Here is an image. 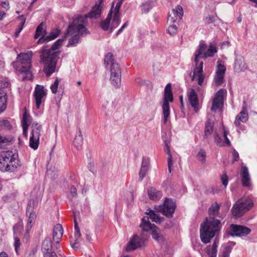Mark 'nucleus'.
Returning <instances> with one entry per match:
<instances>
[{
  "label": "nucleus",
  "instance_id": "47",
  "mask_svg": "<svg viewBox=\"0 0 257 257\" xmlns=\"http://www.w3.org/2000/svg\"><path fill=\"white\" fill-rule=\"evenodd\" d=\"M43 23H41L37 28L34 38L35 39L38 38L42 34L43 30Z\"/></svg>",
  "mask_w": 257,
  "mask_h": 257
},
{
  "label": "nucleus",
  "instance_id": "63",
  "mask_svg": "<svg viewBox=\"0 0 257 257\" xmlns=\"http://www.w3.org/2000/svg\"><path fill=\"white\" fill-rule=\"evenodd\" d=\"M28 217L34 220V219H35V218L36 217V213L33 211L30 212Z\"/></svg>",
  "mask_w": 257,
  "mask_h": 257
},
{
  "label": "nucleus",
  "instance_id": "60",
  "mask_svg": "<svg viewBox=\"0 0 257 257\" xmlns=\"http://www.w3.org/2000/svg\"><path fill=\"white\" fill-rule=\"evenodd\" d=\"M33 221H34L33 219H32L28 217V223H27V230H29L32 228V223H33Z\"/></svg>",
  "mask_w": 257,
  "mask_h": 257
},
{
  "label": "nucleus",
  "instance_id": "39",
  "mask_svg": "<svg viewBox=\"0 0 257 257\" xmlns=\"http://www.w3.org/2000/svg\"><path fill=\"white\" fill-rule=\"evenodd\" d=\"M217 64L216 74H220L224 76L226 71V67L224 65H222L219 61L217 62Z\"/></svg>",
  "mask_w": 257,
  "mask_h": 257
},
{
  "label": "nucleus",
  "instance_id": "25",
  "mask_svg": "<svg viewBox=\"0 0 257 257\" xmlns=\"http://www.w3.org/2000/svg\"><path fill=\"white\" fill-rule=\"evenodd\" d=\"M114 4L112 3L111 8L108 14L107 15L106 19L101 22L100 26L101 28L104 31H107L108 30L110 26V21L112 19V16L113 13V7Z\"/></svg>",
  "mask_w": 257,
  "mask_h": 257
},
{
  "label": "nucleus",
  "instance_id": "46",
  "mask_svg": "<svg viewBox=\"0 0 257 257\" xmlns=\"http://www.w3.org/2000/svg\"><path fill=\"white\" fill-rule=\"evenodd\" d=\"M214 142L218 146L221 147L223 146V143L222 141V139L219 135L215 132L214 135Z\"/></svg>",
  "mask_w": 257,
  "mask_h": 257
},
{
  "label": "nucleus",
  "instance_id": "21",
  "mask_svg": "<svg viewBox=\"0 0 257 257\" xmlns=\"http://www.w3.org/2000/svg\"><path fill=\"white\" fill-rule=\"evenodd\" d=\"M203 62L202 61L200 62L199 65H198V64L197 65H196V68L194 70L192 78V80H194L195 76L197 73L198 74V83L199 85H202L204 79V76L203 74Z\"/></svg>",
  "mask_w": 257,
  "mask_h": 257
},
{
  "label": "nucleus",
  "instance_id": "32",
  "mask_svg": "<svg viewBox=\"0 0 257 257\" xmlns=\"http://www.w3.org/2000/svg\"><path fill=\"white\" fill-rule=\"evenodd\" d=\"M152 230V236L153 239L161 243L164 241L163 236L159 232V230L157 228L156 226L153 229H151Z\"/></svg>",
  "mask_w": 257,
  "mask_h": 257
},
{
  "label": "nucleus",
  "instance_id": "41",
  "mask_svg": "<svg viewBox=\"0 0 257 257\" xmlns=\"http://www.w3.org/2000/svg\"><path fill=\"white\" fill-rule=\"evenodd\" d=\"M18 18L21 20H22V22L20 24L19 26V28L17 29L16 32H15V36H18L20 33L21 32V31L22 30L23 28V27H24V25L25 23V22H26V18H24V16L23 15H21L20 16H19L18 17Z\"/></svg>",
  "mask_w": 257,
  "mask_h": 257
},
{
  "label": "nucleus",
  "instance_id": "19",
  "mask_svg": "<svg viewBox=\"0 0 257 257\" xmlns=\"http://www.w3.org/2000/svg\"><path fill=\"white\" fill-rule=\"evenodd\" d=\"M184 12L182 7L180 5H177L175 9L172 10L171 14H169L168 22L171 23H175L177 20V17L181 18L183 16Z\"/></svg>",
  "mask_w": 257,
  "mask_h": 257
},
{
  "label": "nucleus",
  "instance_id": "35",
  "mask_svg": "<svg viewBox=\"0 0 257 257\" xmlns=\"http://www.w3.org/2000/svg\"><path fill=\"white\" fill-rule=\"evenodd\" d=\"M120 22V15L113 14L112 21L110 26V32H112L113 29L117 28Z\"/></svg>",
  "mask_w": 257,
  "mask_h": 257
},
{
  "label": "nucleus",
  "instance_id": "26",
  "mask_svg": "<svg viewBox=\"0 0 257 257\" xmlns=\"http://www.w3.org/2000/svg\"><path fill=\"white\" fill-rule=\"evenodd\" d=\"M164 150L166 152V153L169 155V157L167 159V162L168 170L169 173H171L172 171V167L173 166V162L172 161V157L171 154V151L169 146V142L168 140H164Z\"/></svg>",
  "mask_w": 257,
  "mask_h": 257
},
{
  "label": "nucleus",
  "instance_id": "44",
  "mask_svg": "<svg viewBox=\"0 0 257 257\" xmlns=\"http://www.w3.org/2000/svg\"><path fill=\"white\" fill-rule=\"evenodd\" d=\"M60 80V78H56L53 84L51 86V89L53 93L55 94L57 92L58 87Z\"/></svg>",
  "mask_w": 257,
  "mask_h": 257
},
{
  "label": "nucleus",
  "instance_id": "38",
  "mask_svg": "<svg viewBox=\"0 0 257 257\" xmlns=\"http://www.w3.org/2000/svg\"><path fill=\"white\" fill-rule=\"evenodd\" d=\"M206 151L203 149H201L198 153L196 157L199 161L202 164H205L206 163Z\"/></svg>",
  "mask_w": 257,
  "mask_h": 257
},
{
  "label": "nucleus",
  "instance_id": "58",
  "mask_svg": "<svg viewBox=\"0 0 257 257\" xmlns=\"http://www.w3.org/2000/svg\"><path fill=\"white\" fill-rule=\"evenodd\" d=\"M9 83L6 81H3L2 79H0V90L2 88L8 87Z\"/></svg>",
  "mask_w": 257,
  "mask_h": 257
},
{
  "label": "nucleus",
  "instance_id": "34",
  "mask_svg": "<svg viewBox=\"0 0 257 257\" xmlns=\"http://www.w3.org/2000/svg\"><path fill=\"white\" fill-rule=\"evenodd\" d=\"M234 68L238 71H242L245 69L243 58L241 56H238L236 58Z\"/></svg>",
  "mask_w": 257,
  "mask_h": 257
},
{
  "label": "nucleus",
  "instance_id": "22",
  "mask_svg": "<svg viewBox=\"0 0 257 257\" xmlns=\"http://www.w3.org/2000/svg\"><path fill=\"white\" fill-rule=\"evenodd\" d=\"M248 119V113L245 107L243 106L242 110L236 116L234 123L236 126H239L240 122L245 123L247 121Z\"/></svg>",
  "mask_w": 257,
  "mask_h": 257
},
{
  "label": "nucleus",
  "instance_id": "17",
  "mask_svg": "<svg viewBox=\"0 0 257 257\" xmlns=\"http://www.w3.org/2000/svg\"><path fill=\"white\" fill-rule=\"evenodd\" d=\"M63 234V228L60 224H56L53 231V239L56 242V248L58 249L59 242Z\"/></svg>",
  "mask_w": 257,
  "mask_h": 257
},
{
  "label": "nucleus",
  "instance_id": "12",
  "mask_svg": "<svg viewBox=\"0 0 257 257\" xmlns=\"http://www.w3.org/2000/svg\"><path fill=\"white\" fill-rule=\"evenodd\" d=\"M232 236H245L251 232V229L243 225L232 224L230 226Z\"/></svg>",
  "mask_w": 257,
  "mask_h": 257
},
{
  "label": "nucleus",
  "instance_id": "8",
  "mask_svg": "<svg viewBox=\"0 0 257 257\" xmlns=\"http://www.w3.org/2000/svg\"><path fill=\"white\" fill-rule=\"evenodd\" d=\"M173 101V95L171 83H168L164 90V95L162 104L164 123H166L170 115L169 102Z\"/></svg>",
  "mask_w": 257,
  "mask_h": 257
},
{
  "label": "nucleus",
  "instance_id": "55",
  "mask_svg": "<svg viewBox=\"0 0 257 257\" xmlns=\"http://www.w3.org/2000/svg\"><path fill=\"white\" fill-rule=\"evenodd\" d=\"M128 25V22H126L118 30L116 34V36H117L118 35H119L121 33H122L123 31V30L126 28Z\"/></svg>",
  "mask_w": 257,
  "mask_h": 257
},
{
  "label": "nucleus",
  "instance_id": "31",
  "mask_svg": "<svg viewBox=\"0 0 257 257\" xmlns=\"http://www.w3.org/2000/svg\"><path fill=\"white\" fill-rule=\"evenodd\" d=\"M148 193L150 198L153 200H158L162 196V193L161 191H159L153 187L148 189Z\"/></svg>",
  "mask_w": 257,
  "mask_h": 257
},
{
  "label": "nucleus",
  "instance_id": "53",
  "mask_svg": "<svg viewBox=\"0 0 257 257\" xmlns=\"http://www.w3.org/2000/svg\"><path fill=\"white\" fill-rule=\"evenodd\" d=\"M232 154L233 157L232 163H233L235 161H237L239 160V154L234 149H232Z\"/></svg>",
  "mask_w": 257,
  "mask_h": 257
},
{
  "label": "nucleus",
  "instance_id": "4",
  "mask_svg": "<svg viewBox=\"0 0 257 257\" xmlns=\"http://www.w3.org/2000/svg\"><path fill=\"white\" fill-rule=\"evenodd\" d=\"M154 227H155V225L151 223L148 217H144L142 219V223L140 225V227L141 228L140 236L138 235L134 236L127 245L126 251L134 250L142 246L149 237V232Z\"/></svg>",
  "mask_w": 257,
  "mask_h": 257
},
{
  "label": "nucleus",
  "instance_id": "16",
  "mask_svg": "<svg viewBox=\"0 0 257 257\" xmlns=\"http://www.w3.org/2000/svg\"><path fill=\"white\" fill-rule=\"evenodd\" d=\"M241 182L244 187L250 186L251 178L249 174L248 168L245 166H241L240 169Z\"/></svg>",
  "mask_w": 257,
  "mask_h": 257
},
{
  "label": "nucleus",
  "instance_id": "62",
  "mask_svg": "<svg viewBox=\"0 0 257 257\" xmlns=\"http://www.w3.org/2000/svg\"><path fill=\"white\" fill-rule=\"evenodd\" d=\"M218 244V240L216 238H215V239L214 241V242L212 244V248L217 249Z\"/></svg>",
  "mask_w": 257,
  "mask_h": 257
},
{
  "label": "nucleus",
  "instance_id": "50",
  "mask_svg": "<svg viewBox=\"0 0 257 257\" xmlns=\"http://www.w3.org/2000/svg\"><path fill=\"white\" fill-rule=\"evenodd\" d=\"M221 180L224 187H226L228 182V178L225 173L221 175Z\"/></svg>",
  "mask_w": 257,
  "mask_h": 257
},
{
  "label": "nucleus",
  "instance_id": "37",
  "mask_svg": "<svg viewBox=\"0 0 257 257\" xmlns=\"http://www.w3.org/2000/svg\"><path fill=\"white\" fill-rule=\"evenodd\" d=\"M12 127L9 121L7 119L0 120V131L11 130Z\"/></svg>",
  "mask_w": 257,
  "mask_h": 257
},
{
  "label": "nucleus",
  "instance_id": "3",
  "mask_svg": "<svg viewBox=\"0 0 257 257\" xmlns=\"http://www.w3.org/2000/svg\"><path fill=\"white\" fill-rule=\"evenodd\" d=\"M79 20V21L74 19L72 23L67 29L66 33L64 37V39L68 36H72L69 40L67 46H76L79 42L81 36L89 34L88 30L85 27L88 24V22L85 20L86 19L80 17Z\"/></svg>",
  "mask_w": 257,
  "mask_h": 257
},
{
  "label": "nucleus",
  "instance_id": "33",
  "mask_svg": "<svg viewBox=\"0 0 257 257\" xmlns=\"http://www.w3.org/2000/svg\"><path fill=\"white\" fill-rule=\"evenodd\" d=\"M104 61L105 67L106 68L110 67V69L112 68L114 64H118L117 63L114 62L113 56L111 53H110L105 55Z\"/></svg>",
  "mask_w": 257,
  "mask_h": 257
},
{
  "label": "nucleus",
  "instance_id": "6",
  "mask_svg": "<svg viewBox=\"0 0 257 257\" xmlns=\"http://www.w3.org/2000/svg\"><path fill=\"white\" fill-rule=\"evenodd\" d=\"M33 53L31 51H28L25 53H20L17 56V60L21 62L18 71L20 73L19 76L23 80H30L32 79V57Z\"/></svg>",
  "mask_w": 257,
  "mask_h": 257
},
{
  "label": "nucleus",
  "instance_id": "30",
  "mask_svg": "<svg viewBox=\"0 0 257 257\" xmlns=\"http://www.w3.org/2000/svg\"><path fill=\"white\" fill-rule=\"evenodd\" d=\"M83 143V137L81 134L80 128L78 130V134L76 136L73 142L74 147L77 150H80L82 149Z\"/></svg>",
  "mask_w": 257,
  "mask_h": 257
},
{
  "label": "nucleus",
  "instance_id": "5",
  "mask_svg": "<svg viewBox=\"0 0 257 257\" xmlns=\"http://www.w3.org/2000/svg\"><path fill=\"white\" fill-rule=\"evenodd\" d=\"M18 154L12 151H5L0 154V170L3 172H15L21 167Z\"/></svg>",
  "mask_w": 257,
  "mask_h": 257
},
{
  "label": "nucleus",
  "instance_id": "36",
  "mask_svg": "<svg viewBox=\"0 0 257 257\" xmlns=\"http://www.w3.org/2000/svg\"><path fill=\"white\" fill-rule=\"evenodd\" d=\"M7 100L6 93L5 92H0V113L6 108Z\"/></svg>",
  "mask_w": 257,
  "mask_h": 257
},
{
  "label": "nucleus",
  "instance_id": "56",
  "mask_svg": "<svg viewBox=\"0 0 257 257\" xmlns=\"http://www.w3.org/2000/svg\"><path fill=\"white\" fill-rule=\"evenodd\" d=\"M81 236V233L79 228L75 230L74 237L75 241H79V239Z\"/></svg>",
  "mask_w": 257,
  "mask_h": 257
},
{
  "label": "nucleus",
  "instance_id": "61",
  "mask_svg": "<svg viewBox=\"0 0 257 257\" xmlns=\"http://www.w3.org/2000/svg\"><path fill=\"white\" fill-rule=\"evenodd\" d=\"M70 193H71L72 195L74 197L77 195V189L76 188L72 186L70 188Z\"/></svg>",
  "mask_w": 257,
  "mask_h": 257
},
{
  "label": "nucleus",
  "instance_id": "18",
  "mask_svg": "<svg viewBox=\"0 0 257 257\" xmlns=\"http://www.w3.org/2000/svg\"><path fill=\"white\" fill-rule=\"evenodd\" d=\"M150 160L149 158L145 157L143 158L141 167L139 174V180L140 182L143 180L149 171L150 168Z\"/></svg>",
  "mask_w": 257,
  "mask_h": 257
},
{
  "label": "nucleus",
  "instance_id": "10",
  "mask_svg": "<svg viewBox=\"0 0 257 257\" xmlns=\"http://www.w3.org/2000/svg\"><path fill=\"white\" fill-rule=\"evenodd\" d=\"M176 209V204L173 200L166 198L163 204L158 207V210L168 218L172 217Z\"/></svg>",
  "mask_w": 257,
  "mask_h": 257
},
{
  "label": "nucleus",
  "instance_id": "1",
  "mask_svg": "<svg viewBox=\"0 0 257 257\" xmlns=\"http://www.w3.org/2000/svg\"><path fill=\"white\" fill-rule=\"evenodd\" d=\"M220 208V205L217 202L212 204L208 208V213L213 216L206 218L205 221L201 225L200 238L204 243L210 242L211 239L220 230L221 222L219 219L215 218V217L219 216Z\"/></svg>",
  "mask_w": 257,
  "mask_h": 257
},
{
  "label": "nucleus",
  "instance_id": "28",
  "mask_svg": "<svg viewBox=\"0 0 257 257\" xmlns=\"http://www.w3.org/2000/svg\"><path fill=\"white\" fill-rule=\"evenodd\" d=\"M146 214L149 216V217L147 216L149 219L150 218L152 221L156 223H160L163 220V218L160 217L158 214H156L155 211L153 210L148 209L146 211Z\"/></svg>",
  "mask_w": 257,
  "mask_h": 257
},
{
  "label": "nucleus",
  "instance_id": "14",
  "mask_svg": "<svg viewBox=\"0 0 257 257\" xmlns=\"http://www.w3.org/2000/svg\"><path fill=\"white\" fill-rule=\"evenodd\" d=\"M110 81L111 84L115 86H120L121 82V71L118 64H114L110 69Z\"/></svg>",
  "mask_w": 257,
  "mask_h": 257
},
{
  "label": "nucleus",
  "instance_id": "29",
  "mask_svg": "<svg viewBox=\"0 0 257 257\" xmlns=\"http://www.w3.org/2000/svg\"><path fill=\"white\" fill-rule=\"evenodd\" d=\"M214 131V122L211 119H208L205 123L204 130V137L207 139Z\"/></svg>",
  "mask_w": 257,
  "mask_h": 257
},
{
  "label": "nucleus",
  "instance_id": "13",
  "mask_svg": "<svg viewBox=\"0 0 257 257\" xmlns=\"http://www.w3.org/2000/svg\"><path fill=\"white\" fill-rule=\"evenodd\" d=\"M101 3H99V4H97L92 8L91 11L87 14H85V15H78L77 17H76L74 19L76 20H78L81 17L86 19V21L88 23L87 18H89L90 19H97L100 17L101 13V9L102 7L101 6Z\"/></svg>",
  "mask_w": 257,
  "mask_h": 257
},
{
  "label": "nucleus",
  "instance_id": "64",
  "mask_svg": "<svg viewBox=\"0 0 257 257\" xmlns=\"http://www.w3.org/2000/svg\"><path fill=\"white\" fill-rule=\"evenodd\" d=\"M44 257H58L55 252H52L50 254H46Z\"/></svg>",
  "mask_w": 257,
  "mask_h": 257
},
{
  "label": "nucleus",
  "instance_id": "9",
  "mask_svg": "<svg viewBox=\"0 0 257 257\" xmlns=\"http://www.w3.org/2000/svg\"><path fill=\"white\" fill-rule=\"evenodd\" d=\"M217 52L216 48L212 45L207 48V45L202 42H200L195 54V62L197 65L200 58H206L208 57H212Z\"/></svg>",
  "mask_w": 257,
  "mask_h": 257
},
{
  "label": "nucleus",
  "instance_id": "42",
  "mask_svg": "<svg viewBox=\"0 0 257 257\" xmlns=\"http://www.w3.org/2000/svg\"><path fill=\"white\" fill-rule=\"evenodd\" d=\"M39 144V139L30 137V147L34 150L37 149Z\"/></svg>",
  "mask_w": 257,
  "mask_h": 257
},
{
  "label": "nucleus",
  "instance_id": "20",
  "mask_svg": "<svg viewBox=\"0 0 257 257\" xmlns=\"http://www.w3.org/2000/svg\"><path fill=\"white\" fill-rule=\"evenodd\" d=\"M188 100L191 106L195 112L199 109V99L197 94L194 89H192L188 94Z\"/></svg>",
  "mask_w": 257,
  "mask_h": 257
},
{
  "label": "nucleus",
  "instance_id": "48",
  "mask_svg": "<svg viewBox=\"0 0 257 257\" xmlns=\"http://www.w3.org/2000/svg\"><path fill=\"white\" fill-rule=\"evenodd\" d=\"M123 0H118L117 3H116L113 11V14H117L120 15L119 13V9L121 6Z\"/></svg>",
  "mask_w": 257,
  "mask_h": 257
},
{
  "label": "nucleus",
  "instance_id": "23",
  "mask_svg": "<svg viewBox=\"0 0 257 257\" xmlns=\"http://www.w3.org/2000/svg\"><path fill=\"white\" fill-rule=\"evenodd\" d=\"M52 240L50 237H46L43 241L42 245V251L44 256L46 254H50L52 252H55L52 251Z\"/></svg>",
  "mask_w": 257,
  "mask_h": 257
},
{
  "label": "nucleus",
  "instance_id": "57",
  "mask_svg": "<svg viewBox=\"0 0 257 257\" xmlns=\"http://www.w3.org/2000/svg\"><path fill=\"white\" fill-rule=\"evenodd\" d=\"M207 253L209 255V257H216L217 249L212 248L211 251L208 250Z\"/></svg>",
  "mask_w": 257,
  "mask_h": 257
},
{
  "label": "nucleus",
  "instance_id": "24",
  "mask_svg": "<svg viewBox=\"0 0 257 257\" xmlns=\"http://www.w3.org/2000/svg\"><path fill=\"white\" fill-rule=\"evenodd\" d=\"M60 31L59 29H55L52 31L49 35L46 36H43L38 40V43H43L45 42H48L56 38L60 34Z\"/></svg>",
  "mask_w": 257,
  "mask_h": 257
},
{
  "label": "nucleus",
  "instance_id": "11",
  "mask_svg": "<svg viewBox=\"0 0 257 257\" xmlns=\"http://www.w3.org/2000/svg\"><path fill=\"white\" fill-rule=\"evenodd\" d=\"M226 93V90L222 88L217 91L212 99V105L211 107L212 111L216 112L222 108L223 105V95Z\"/></svg>",
  "mask_w": 257,
  "mask_h": 257
},
{
  "label": "nucleus",
  "instance_id": "15",
  "mask_svg": "<svg viewBox=\"0 0 257 257\" xmlns=\"http://www.w3.org/2000/svg\"><path fill=\"white\" fill-rule=\"evenodd\" d=\"M46 92L43 86L38 85L34 91V97L35 98L36 107L37 109L40 108V105L45 97Z\"/></svg>",
  "mask_w": 257,
  "mask_h": 257
},
{
  "label": "nucleus",
  "instance_id": "52",
  "mask_svg": "<svg viewBox=\"0 0 257 257\" xmlns=\"http://www.w3.org/2000/svg\"><path fill=\"white\" fill-rule=\"evenodd\" d=\"M21 243H20V239L17 237H15V242H14V246L15 247V250L17 253H18V250L20 247Z\"/></svg>",
  "mask_w": 257,
  "mask_h": 257
},
{
  "label": "nucleus",
  "instance_id": "7",
  "mask_svg": "<svg viewBox=\"0 0 257 257\" xmlns=\"http://www.w3.org/2000/svg\"><path fill=\"white\" fill-rule=\"evenodd\" d=\"M253 205V202L250 197L242 198L233 205L231 209L232 214L235 218H239L251 208Z\"/></svg>",
  "mask_w": 257,
  "mask_h": 257
},
{
  "label": "nucleus",
  "instance_id": "40",
  "mask_svg": "<svg viewBox=\"0 0 257 257\" xmlns=\"http://www.w3.org/2000/svg\"><path fill=\"white\" fill-rule=\"evenodd\" d=\"M214 81L217 86H220L225 81L224 76L220 74H216L214 78Z\"/></svg>",
  "mask_w": 257,
  "mask_h": 257
},
{
  "label": "nucleus",
  "instance_id": "45",
  "mask_svg": "<svg viewBox=\"0 0 257 257\" xmlns=\"http://www.w3.org/2000/svg\"><path fill=\"white\" fill-rule=\"evenodd\" d=\"M14 139L11 137H2L0 135V144H8L13 142Z\"/></svg>",
  "mask_w": 257,
  "mask_h": 257
},
{
  "label": "nucleus",
  "instance_id": "49",
  "mask_svg": "<svg viewBox=\"0 0 257 257\" xmlns=\"http://www.w3.org/2000/svg\"><path fill=\"white\" fill-rule=\"evenodd\" d=\"M177 27L175 25L170 26L168 29V32L171 35H175L177 33Z\"/></svg>",
  "mask_w": 257,
  "mask_h": 257
},
{
  "label": "nucleus",
  "instance_id": "54",
  "mask_svg": "<svg viewBox=\"0 0 257 257\" xmlns=\"http://www.w3.org/2000/svg\"><path fill=\"white\" fill-rule=\"evenodd\" d=\"M230 251V247L229 246H226L224 248V250L222 253V257H229Z\"/></svg>",
  "mask_w": 257,
  "mask_h": 257
},
{
  "label": "nucleus",
  "instance_id": "59",
  "mask_svg": "<svg viewBox=\"0 0 257 257\" xmlns=\"http://www.w3.org/2000/svg\"><path fill=\"white\" fill-rule=\"evenodd\" d=\"M205 20L208 24H211L214 22L215 18L213 16H209L206 18Z\"/></svg>",
  "mask_w": 257,
  "mask_h": 257
},
{
  "label": "nucleus",
  "instance_id": "2",
  "mask_svg": "<svg viewBox=\"0 0 257 257\" xmlns=\"http://www.w3.org/2000/svg\"><path fill=\"white\" fill-rule=\"evenodd\" d=\"M63 38L57 40L51 46V48L47 49V47L44 46L40 51V63L44 65V72L47 76H50L56 70V64L60 51L57 50L61 46Z\"/></svg>",
  "mask_w": 257,
  "mask_h": 257
},
{
  "label": "nucleus",
  "instance_id": "27",
  "mask_svg": "<svg viewBox=\"0 0 257 257\" xmlns=\"http://www.w3.org/2000/svg\"><path fill=\"white\" fill-rule=\"evenodd\" d=\"M42 132V126L37 122H34L32 124V136L31 137L38 139H40Z\"/></svg>",
  "mask_w": 257,
  "mask_h": 257
},
{
  "label": "nucleus",
  "instance_id": "43",
  "mask_svg": "<svg viewBox=\"0 0 257 257\" xmlns=\"http://www.w3.org/2000/svg\"><path fill=\"white\" fill-rule=\"evenodd\" d=\"M31 117L28 114H27V112H25L23 114V119L22 121V125H25V124L29 126L30 124Z\"/></svg>",
  "mask_w": 257,
  "mask_h": 257
},
{
  "label": "nucleus",
  "instance_id": "51",
  "mask_svg": "<svg viewBox=\"0 0 257 257\" xmlns=\"http://www.w3.org/2000/svg\"><path fill=\"white\" fill-rule=\"evenodd\" d=\"M228 134V132L225 130L223 128V137L224 138V143H226L227 146L229 147L231 145L230 141L229 139L227 138V134Z\"/></svg>",
  "mask_w": 257,
  "mask_h": 257
}]
</instances>
